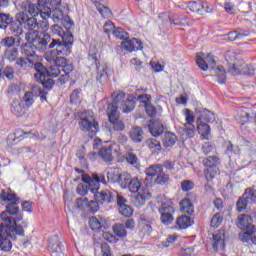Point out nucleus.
Segmentation results:
<instances>
[{"mask_svg":"<svg viewBox=\"0 0 256 256\" xmlns=\"http://www.w3.org/2000/svg\"><path fill=\"white\" fill-rule=\"evenodd\" d=\"M26 43H22L20 46V52L24 57L29 59H37V54L45 53L47 51V45L51 43V35L48 33H41V31H31L25 33Z\"/></svg>","mask_w":256,"mask_h":256,"instance_id":"nucleus-1","label":"nucleus"},{"mask_svg":"<svg viewBox=\"0 0 256 256\" xmlns=\"http://www.w3.org/2000/svg\"><path fill=\"white\" fill-rule=\"evenodd\" d=\"M67 31L68 33L61 39L51 38L49 44H47V49H52L49 52H46L45 59L53 60L55 56L71 54V47H73V34H71V29L75 27L73 20L67 22Z\"/></svg>","mask_w":256,"mask_h":256,"instance_id":"nucleus-2","label":"nucleus"},{"mask_svg":"<svg viewBox=\"0 0 256 256\" xmlns=\"http://www.w3.org/2000/svg\"><path fill=\"white\" fill-rule=\"evenodd\" d=\"M0 219L2 220L0 225L9 227V231H12V233H18L20 237L25 235L23 226L17 224L23 219V212L19 209V200L8 203L6 209L0 214Z\"/></svg>","mask_w":256,"mask_h":256,"instance_id":"nucleus-3","label":"nucleus"},{"mask_svg":"<svg viewBox=\"0 0 256 256\" xmlns=\"http://www.w3.org/2000/svg\"><path fill=\"white\" fill-rule=\"evenodd\" d=\"M21 7L32 17H37V15H40L42 19H49L51 17L49 0H26L22 2Z\"/></svg>","mask_w":256,"mask_h":256,"instance_id":"nucleus-4","label":"nucleus"},{"mask_svg":"<svg viewBox=\"0 0 256 256\" xmlns=\"http://www.w3.org/2000/svg\"><path fill=\"white\" fill-rule=\"evenodd\" d=\"M127 189H129L131 193H138L132 200L135 207H143L145 202L151 199V192H149V189L141 186V182L137 177L131 178Z\"/></svg>","mask_w":256,"mask_h":256,"instance_id":"nucleus-5","label":"nucleus"},{"mask_svg":"<svg viewBox=\"0 0 256 256\" xmlns=\"http://www.w3.org/2000/svg\"><path fill=\"white\" fill-rule=\"evenodd\" d=\"M10 25V31L12 35L15 37H19V35H23V27L26 31H30V27H32L33 23L29 20V15L25 12L17 13L15 19H11V22L8 24Z\"/></svg>","mask_w":256,"mask_h":256,"instance_id":"nucleus-6","label":"nucleus"},{"mask_svg":"<svg viewBox=\"0 0 256 256\" xmlns=\"http://www.w3.org/2000/svg\"><path fill=\"white\" fill-rule=\"evenodd\" d=\"M82 133H88V135H96L99 132V122L95 120V116L89 112H83L80 115L78 122Z\"/></svg>","mask_w":256,"mask_h":256,"instance_id":"nucleus-7","label":"nucleus"},{"mask_svg":"<svg viewBox=\"0 0 256 256\" xmlns=\"http://www.w3.org/2000/svg\"><path fill=\"white\" fill-rule=\"evenodd\" d=\"M112 97H113V103L109 105H114V107H116V111H118V109H121L123 113H131V111L135 109V101L131 99H127L125 97L124 92H119V93L114 92L112 94Z\"/></svg>","mask_w":256,"mask_h":256,"instance_id":"nucleus-8","label":"nucleus"},{"mask_svg":"<svg viewBox=\"0 0 256 256\" xmlns=\"http://www.w3.org/2000/svg\"><path fill=\"white\" fill-rule=\"evenodd\" d=\"M221 163V160L217 156H209L203 159L204 167H208L204 171L205 179L209 183L219 175V168L217 165Z\"/></svg>","mask_w":256,"mask_h":256,"instance_id":"nucleus-9","label":"nucleus"},{"mask_svg":"<svg viewBox=\"0 0 256 256\" xmlns=\"http://www.w3.org/2000/svg\"><path fill=\"white\" fill-rule=\"evenodd\" d=\"M17 235L19 233H13V231L9 230V226H4L0 224V249L1 251H5V253H9L13 248V244L10 239H17Z\"/></svg>","mask_w":256,"mask_h":256,"instance_id":"nucleus-10","label":"nucleus"},{"mask_svg":"<svg viewBox=\"0 0 256 256\" xmlns=\"http://www.w3.org/2000/svg\"><path fill=\"white\" fill-rule=\"evenodd\" d=\"M88 59L90 61H93L96 63V69H97V76L96 80L99 81V83H103V81H107V77H109V67L106 64H99L97 61V48L93 47L89 51V57Z\"/></svg>","mask_w":256,"mask_h":256,"instance_id":"nucleus-11","label":"nucleus"},{"mask_svg":"<svg viewBox=\"0 0 256 256\" xmlns=\"http://www.w3.org/2000/svg\"><path fill=\"white\" fill-rule=\"evenodd\" d=\"M147 177H156L155 183L158 185H165L169 181V174L163 170V165L154 164L146 169Z\"/></svg>","mask_w":256,"mask_h":256,"instance_id":"nucleus-12","label":"nucleus"},{"mask_svg":"<svg viewBox=\"0 0 256 256\" xmlns=\"http://www.w3.org/2000/svg\"><path fill=\"white\" fill-rule=\"evenodd\" d=\"M158 212L160 213V221L163 225H171L175 221V207L168 202H161L158 207Z\"/></svg>","mask_w":256,"mask_h":256,"instance_id":"nucleus-13","label":"nucleus"},{"mask_svg":"<svg viewBox=\"0 0 256 256\" xmlns=\"http://www.w3.org/2000/svg\"><path fill=\"white\" fill-rule=\"evenodd\" d=\"M23 135H31L32 137H36V139L38 141H43L45 140V136H39V132L35 131V130H32V131H29V132H25L21 129H18L16 130L14 133L12 134H9L8 136V143H10V145H15V141H23V139H25V136Z\"/></svg>","mask_w":256,"mask_h":256,"instance_id":"nucleus-14","label":"nucleus"},{"mask_svg":"<svg viewBox=\"0 0 256 256\" xmlns=\"http://www.w3.org/2000/svg\"><path fill=\"white\" fill-rule=\"evenodd\" d=\"M252 223L253 219L247 214H241L238 218L239 229L244 231V235H248V237H251V235L256 231V228Z\"/></svg>","mask_w":256,"mask_h":256,"instance_id":"nucleus-15","label":"nucleus"},{"mask_svg":"<svg viewBox=\"0 0 256 256\" xmlns=\"http://www.w3.org/2000/svg\"><path fill=\"white\" fill-rule=\"evenodd\" d=\"M91 193H93L95 201H97L100 205H103V203H111L114 201L115 192L109 190V189H104L100 192H97V188H91L90 189Z\"/></svg>","mask_w":256,"mask_h":256,"instance_id":"nucleus-16","label":"nucleus"},{"mask_svg":"<svg viewBox=\"0 0 256 256\" xmlns=\"http://www.w3.org/2000/svg\"><path fill=\"white\" fill-rule=\"evenodd\" d=\"M196 63L198 67L202 69V71H207V69H215V66L217 65L215 57H213L212 54H207V56H205L204 53L197 54Z\"/></svg>","mask_w":256,"mask_h":256,"instance_id":"nucleus-17","label":"nucleus"},{"mask_svg":"<svg viewBox=\"0 0 256 256\" xmlns=\"http://www.w3.org/2000/svg\"><path fill=\"white\" fill-rule=\"evenodd\" d=\"M225 60L228 63V73H231V75H239L241 73V68L239 67L241 61L237 59V54H235V52H226Z\"/></svg>","mask_w":256,"mask_h":256,"instance_id":"nucleus-18","label":"nucleus"},{"mask_svg":"<svg viewBox=\"0 0 256 256\" xmlns=\"http://www.w3.org/2000/svg\"><path fill=\"white\" fill-rule=\"evenodd\" d=\"M108 117L110 123L114 127V131H123L125 129V124L119 119V111H117V106L108 105Z\"/></svg>","mask_w":256,"mask_h":256,"instance_id":"nucleus-19","label":"nucleus"},{"mask_svg":"<svg viewBox=\"0 0 256 256\" xmlns=\"http://www.w3.org/2000/svg\"><path fill=\"white\" fill-rule=\"evenodd\" d=\"M121 47L125 49V51H129V53H133V51H141V49H143V42L137 38L130 40L128 38L121 43Z\"/></svg>","mask_w":256,"mask_h":256,"instance_id":"nucleus-20","label":"nucleus"},{"mask_svg":"<svg viewBox=\"0 0 256 256\" xmlns=\"http://www.w3.org/2000/svg\"><path fill=\"white\" fill-rule=\"evenodd\" d=\"M212 247L214 251L225 249V230H218L213 234Z\"/></svg>","mask_w":256,"mask_h":256,"instance_id":"nucleus-21","label":"nucleus"},{"mask_svg":"<svg viewBox=\"0 0 256 256\" xmlns=\"http://www.w3.org/2000/svg\"><path fill=\"white\" fill-rule=\"evenodd\" d=\"M61 0H51L49 1L48 6L50 5L53 9L51 10V17L53 21H61L63 19V9H61Z\"/></svg>","mask_w":256,"mask_h":256,"instance_id":"nucleus-22","label":"nucleus"},{"mask_svg":"<svg viewBox=\"0 0 256 256\" xmlns=\"http://www.w3.org/2000/svg\"><path fill=\"white\" fill-rule=\"evenodd\" d=\"M29 20L31 21L33 25L30 26V31H27V33H31V31H43L40 33H45V31L49 30V21L47 19H43L42 21H37V18L35 17H29Z\"/></svg>","mask_w":256,"mask_h":256,"instance_id":"nucleus-23","label":"nucleus"},{"mask_svg":"<svg viewBox=\"0 0 256 256\" xmlns=\"http://www.w3.org/2000/svg\"><path fill=\"white\" fill-rule=\"evenodd\" d=\"M148 131L153 137H159L164 131L163 123L159 120H150L148 123Z\"/></svg>","mask_w":256,"mask_h":256,"instance_id":"nucleus-24","label":"nucleus"},{"mask_svg":"<svg viewBox=\"0 0 256 256\" xmlns=\"http://www.w3.org/2000/svg\"><path fill=\"white\" fill-rule=\"evenodd\" d=\"M15 65L19 67V69H22L23 71H29L33 69V66L35 65V59L33 58H27L26 56L24 57H19Z\"/></svg>","mask_w":256,"mask_h":256,"instance_id":"nucleus-25","label":"nucleus"},{"mask_svg":"<svg viewBox=\"0 0 256 256\" xmlns=\"http://www.w3.org/2000/svg\"><path fill=\"white\" fill-rule=\"evenodd\" d=\"M48 247L52 252L51 256H59L61 254V240H59V236H52L49 239Z\"/></svg>","mask_w":256,"mask_h":256,"instance_id":"nucleus-26","label":"nucleus"},{"mask_svg":"<svg viewBox=\"0 0 256 256\" xmlns=\"http://www.w3.org/2000/svg\"><path fill=\"white\" fill-rule=\"evenodd\" d=\"M145 132L143 128L136 126L133 127L129 132V137L134 143H141L144 139Z\"/></svg>","mask_w":256,"mask_h":256,"instance_id":"nucleus-27","label":"nucleus"},{"mask_svg":"<svg viewBox=\"0 0 256 256\" xmlns=\"http://www.w3.org/2000/svg\"><path fill=\"white\" fill-rule=\"evenodd\" d=\"M45 59L46 61H48V63H50V65H56L57 68L60 69L61 71H65V67L69 65H73V64H68L67 59L61 56H54L52 60L50 58H45Z\"/></svg>","mask_w":256,"mask_h":256,"instance_id":"nucleus-28","label":"nucleus"},{"mask_svg":"<svg viewBox=\"0 0 256 256\" xmlns=\"http://www.w3.org/2000/svg\"><path fill=\"white\" fill-rule=\"evenodd\" d=\"M33 68L36 71L34 74L35 81H41V79H43L47 73V68H45L41 62H37V58H34Z\"/></svg>","mask_w":256,"mask_h":256,"instance_id":"nucleus-29","label":"nucleus"},{"mask_svg":"<svg viewBox=\"0 0 256 256\" xmlns=\"http://www.w3.org/2000/svg\"><path fill=\"white\" fill-rule=\"evenodd\" d=\"M198 133L204 137V139H209L211 135V126L207 122L201 121V119L196 120Z\"/></svg>","mask_w":256,"mask_h":256,"instance_id":"nucleus-30","label":"nucleus"},{"mask_svg":"<svg viewBox=\"0 0 256 256\" xmlns=\"http://www.w3.org/2000/svg\"><path fill=\"white\" fill-rule=\"evenodd\" d=\"M120 175L119 168L111 167L107 169L106 177L109 183H117Z\"/></svg>","mask_w":256,"mask_h":256,"instance_id":"nucleus-31","label":"nucleus"},{"mask_svg":"<svg viewBox=\"0 0 256 256\" xmlns=\"http://www.w3.org/2000/svg\"><path fill=\"white\" fill-rule=\"evenodd\" d=\"M71 73H73V65L65 66L64 70L60 73L59 83H61V85H65V83H67L71 78Z\"/></svg>","mask_w":256,"mask_h":256,"instance_id":"nucleus-32","label":"nucleus"},{"mask_svg":"<svg viewBox=\"0 0 256 256\" xmlns=\"http://www.w3.org/2000/svg\"><path fill=\"white\" fill-rule=\"evenodd\" d=\"M180 209L182 213H186V215H191L195 211L193 203H191V200H189V198H184L183 200H181Z\"/></svg>","mask_w":256,"mask_h":256,"instance_id":"nucleus-33","label":"nucleus"},{"mask_svg":"<svg viewBox=\"0 0 256 256\" xmlns=\"http://www.w3.org/2000/svg\"><path fill=\"white\" fill-rule=\"evenodd\" d=\"M1 201H8V203H15V201H19V197L14 193H11V189L2 190L0 194Z\"/></svg>","mask_w":256,"mask_h":256,"instance_id":"nucleus-34","label":"nucleus"},{"mask_svg":"<svg viewBox=\"0 0 256 256\" xmlns=\"http://www.w3.org/2000/svg\"><path fill=\"white\" fill-rule=\"evenodd\" d=\"M112 229L116 237H119L120 239H125V237H127V229L125 228V225L117 223L113 225Z\"/></svg>","mask_w":256,"mask_h":256,"instance_id":"nucleus-35","label":"nucleus"},{"mask_svg":"<svg viewBox=\"0 0 256 256\" xmlns=\"http://www.w3.org/2000/svg\"><path fill=\"white\" fill-rule=\"evenodd\" d=\"M104 225L105 224L101 218L98 219L97 217H91L89 220L90 229H92V231H97V233L103 229Z\"/></svg>","mask_w":256,"mask_h":256,"instance_id":"nucleus-36","label":"nucleus"},{"mask_svg":"<svg viewBox=\"0 0 256 256\" xmlns=\"http://www.w3.org/2000/svg\"><path fill=\"white\" fill-rule=\"evenodd\" d=\"M238 67H240V71H241L239 75H248V76L255 75V67L245 63V61L243 60L241 61L240 65H238Z\"/></svg>","mask_w":256,"mask_h":256,"instance_id":"nucleus-37","label":"nucleus"},{"mask_svg":"<svg viewBox=\"0 0 256 256\" xmlns=\"http://www.w3.org/2000/svg\"><path fill=\"white\" fill-rule=\"evenodd\" d=\"M159 18L162 19V21L170 23V25H181V21L185 19V17L171 19V15L168 12L160 14Z\"/></svg>","mask_w":256,"mask_h":256,"instance_id":"nucleus-38","label":"nucleus"},{"mask_svg":"<svg viewBox=\"0 0 256 256\" xmlns=\"http://www.w3.org/2000/svg\"><path fill=\"white\" fill-rule=\"evenodd\" d=\"M113 150L111 147H103L99 151L100 157L103 159V161H106V163H109L113 161Z\"/></svg>","mask_w":256,"mask_h":256,"instance_id":"nucleus-39","label":"nucleus"},{"mask_svg":"<svg viewBox=\"0 0 256 256\" xmlns=\"http://www.w3.org/2000/svg\"><path fill=\"white\" fill-rule=\"evenodd\" d=\"M5 57L10 62H16L19 58V50L17 48H8L5 50Z\"/></svg>","mask_w":256,"mask_h":256,"instance_id":"nucleus-40","label":"nucleus"},{"mask_svg":"<svg viewBox=\"0 0 256 256\" xmlns=\"http://www.w3.org/2000/svg\"><path fill=\"white\" fill-rule=\"evenodd\" d=\"M162 141L164 147H173L177 142V136L171 132H166Z\"/></svg>","mask_w":256,"mask_h":256,"instance_id":"nucleus-41","label":"nucleus"},{"mask_svg":"<svg viewBox=\"0 0 256 256\" xmlns=\"http://www.w3.org/2000/svg\"><path fill=\"white\" fill-rule=\"evenodd\" d=\"M131 179H132L131 174L127 172H123V173H120V176H118L117 183H119L122 189H127V186L129 185Z\"/></svg>","mask_w":256,"mask_h":256,"instance_id":"nucleus-42","label":"nucleus"},{"mask_svg":"<svg viewBox=\"0 0 256 256\" xmlns=\"http://www.w3.org/2000/svg\"><path fill=\"white\" fill-rule=\"evenodd\" d=\"M188 9L192 11L193 13H198L199 15H205V9H203V3L202 2H189L188 3Z\"/></svg>","mask_w":256,"mask_h":256,"instance_id":"nucleus-43","label":"nucleus"},{"mask_svg":"<svg viewBox=\"0 0 256 256\" xmlns=\"http://www.w3.org/2000/svg\"><path fill=\"white\" fill-rule=\"evenodd\" d=\"M214 70L215 76L218 79V83H220L221 85H223V83H225V81H227V76H226V72H225V67L223 66H218L217 68L212 69Z\"/></svg>","mask_w":256,"mask_h":256,"instance_id":"nucleus-44","label":"nucleus"},{"mask_svg":"<svg viewBox=\"0 0 256 256\" xmlns=\"http://www.w3.org/2000/svg\"><path fill=\"white\" fill-rule=\"evenodd\" d=\"M197 119H200L204 123H213L215 121V113L209 110H203Z\"/></svg>","mask_w":256,"mask_h":256,"instance_id":"nucleus-45","label":"nucleus"},{"mask_svg":"<svg viewBox=\"0 0 256 256\" xmlns=\"http://www.w3.org/2000/svg\"><path fill=\"white\" fill-rule=\"evenodd\" d=\"M36 81L37 83H41L44 89H47L48 91H51L53 89V85H55V81L51 79V76H47L46 74H44V77H42L40 80Z\"/></svg>","mask_w":256,"mask_h":256,"instance_id":"nucleus-46","label":"nucleus"},{"mask_svg":"<svg viewBox=\"0 0 256 256\" xmlns=\"http://www.w3.org/2000/svg\"><path fill=\"white\" fill-rule=\"evenodd\" d=\"M191 217L189 216H180L176 220V225L179 229H187V227H191Z\"/></svg>","mask_w":256,"mask_h":256,"instance_id":"nucleus-47","label":"nucleus"},{"mask_svg":"<svg viewBox=\"0 0 256 256\" xmlns=\"http://www.w3.org/2000/svg\"><path fill=\"white\" fill-rule=\"evenodd\" d=\"M242 197L248 202L255 204L256 203V191L250 188H247L242 195Z\"/></svg>","mask_w":256,"mask_h":256,"instance_id":"nucleus-48","label":"nucleus"},{"mask_svg":"<svg viewBox=\"0 0 256 256\" xmlns=\"http://www.w3.org/2000/svg\"><path fill=\"white\" fill-rule=\"evenodd\" d=\"M96 9L104 19H109L113 15L111 9L101 3L96 5Z\"/></svg>","mask_w":256,"mask_h":256,"instance_id":"nucleus-49","label":"nucleus"},{"mask_svg":"<svg viewBox=\"0 0 256 256\" xmlns=\"http://www.w3.org/2000/svg\"><path fill=\"white\" fill-rule=\"evenodd\" d=\"M61 71V68H58L56 64H51L48 69H46V76L59 77V75H61Z\"/></svg>","mask_w":256,"mask_h":256,"instance_id":"nucleus-50","label":"nucleus"},{"mask_svg":"<svg viewBox=\"0 0 256 256\" xmlns=\"http://www.w3.org/2000/svg\"><path fill=\"white\" fill-rule=\"evenodd\" d=\"M140 227L143 235H149L153 233V227L151 226V222L145 219H142L140 222Z\"/></svg>","mask_w":256,"mask_h":256,"instance_id":"nucleus-51","label":"nucleus"},{"mask_svg":"<svg viewBox=\"0 0 256 256\" xmlns=\"http://www.w3.org/2000/svg\"><path fill=\"white\" fill-rule=\"evenodd\" d=\"M91 189H95V187H91L87 184L80 183V184H78L76 191H77L78 195L85 197V195H87V193H89V192L91 193Z\"/></svg>","mask_w":256,"mask_h":256,"instance_id":"nucleus-52","label":"nucleus"},{"mask_svg":"<svg viewBox=\"0 0 256 256\" xmlns=\"http://www.w3.org/2000/svg\"><path fill=\"white\" fill-rule=\"evenodd\" d=\"M11 17L9 14L1 13L0 14V29H7V26L11 23Z\"/></svg>","mask_w":256,"mask_h":256,"instance_id":"nucleus-53","label":"nucleus"},{"mask_svg":"<svg viewBox=\"0 0 256 256\" xmlns=\"http://www.w3.org/2000/svg\"><path fill=\"white\" fill-rule=\"evenodd\" d=\"M70 103L79 105L81 103V89H75L70 95Z\"/></svg>","mask_w":256,"mask_h":256,"instance_id":"nucleus-54","label":"nucleus"},{"mask_svg":"<svg viewBox=\"0 0 256 256\" xmlns=\"http://www.w3.org/2000/svg\"><path fill=\"white\" fill-rule=\"evenodd\" d=\"M113 35L116 37V39H121L122 41H125L129 37V33H127L123 28H116L113 30Z\"/></svg>","mask_w":256,"mask_h":256,"instance_id":"nucleus-55","label":"nucleus"},{"mask_svg":"<svg viewBox=\"0 0 256 256\" xmlns=\"http://www.w3.org/2000/svg\"><path fill=\"white\" fill-rule=\"evenodd\" d=\"M182 113L185 116L186 125H193V123H195V116L191 110L185 108Z\"/></svg>","mask_w":256,"mask_h":256,"instance_id":"nucleus-56","label":"nucleus"},{"mask_svg":"<svg viewBox=\"0 0 256 256\" xmlns=\"http://www.w3.org/2000/svg\"><path fill=\"white\" fill-rule=\"evenodd\" d=\"M146 145L149 149H157V151H161V142L156 138H149L146 140Z\"/></svg>","mask_w":256,"mask_h":256,"instance_id":"nucleus-57","label":"nucleus"},{"mask_svg":"<svg viewBox=\"0 0 256 256\" xmlns=\"http://www.w3.org/2000/svg\"><path fill=\"white\" fill-rule=\"evenodd\" d=\"M143 105L145 107L146 114L149 117H155L157 115V109H155V106L151 105L147 101H143Z\"/></svg>","mask_w":256,"mask_h":256,"instance_id":"nucleus-58","label":"nucleus"},{"mask_svg":"<svg viewBox=\"0 0 256 256\" xmlns=\"http://www.w3.org/2000/svg\"><path fill=\"white\" fill-rule=\"evenodd\" d=\"M248 203L249 202L243 196L240 197L236 203V209H237L238 213H243V211H245V209H247Z\"/></svg>","mask_w":256,"mask_h":256,"instance_id":"nucleus-59","label":"nucleus"},{"mask_svg":"<svg viewBox=\"0 0 256 256\" xmlns=\"http://www.w3.org/2000/svg\"><path fill=\"white\" fill-rule=\"evenodd\" d=\"M33 92H26L23 96V101L25 103V107L29 108L35 103V99L33 98Z\"/></svg>","mask_w":256,"mask_h":256,"instance_id":"nucleus-60","label":"nucleus"},{"mask_svg":"<svg viewBox=\"0 0 256 256\" xmlns=\"http://www.w3.org/2000/svg\"><path fill=\"white\" fill-rule=\"evenodd\" d=\"M221 223H223V216H221L220 213H217L212 217L210 225L214 229H217V227H219Z\"/></svg>","mask_w":256,"mask_h":256,"instance_id":"nucleus-61","label":"nucleus"},{"mask_svg":"<svg viewBox=\"0 0 256 256\" xmlns=\"http://www.w3.org/2000/svg\"><path fill=\"white\" fill-rule=\"evenodd\" d=\"M119 213H121L123 217H131V215H133V208L129 205H122L119 207Z\"/></svg>","mask_w":256,"mask_h":256,"instance_id":"nucleus-62","label":"nucleus"},{"mask_svg":"<svg viewBox=\"0 0 256 256\" xmlns=\"http://www.w3.org/2000/svg\"><path fill=\"white\" fill-rule=\"evenodd\" d=\"M1 45H2V47H8V49H11V47H13V45H15V38L8 36L1 40Z\"/></svg>","mask_w":256,"mask_h":256,"instance_id":"nucleus-63","label":"nucleus"},{"mask_svg":"<svg viewBox=\"0 0 256 256\" xmlns=\"http://www.w3.org/2000/svg\"><path fill=\"white\" fill-rule=\"evenodd\" d=\"M195 187V183L191 180H184L181 182V189L184 192L191 191Z\"/></svg>","mask_w":256,"mask_h":256,"instance_id":"nucleus-64","label":"nucleus"}]
</instances>
